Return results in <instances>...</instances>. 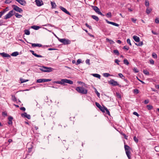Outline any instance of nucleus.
<instances>
[{
  "label": "nucleus",
  "mask_w": 159,
  "mask_h": 159,
  "mask_svg": "<svg viewBox=\"0 0 159 159\" xmlns=\"http://www.w3.org/2000/svg\"><path fill=\"white\" fill-rule=\"evenodd\" d=\"M75 90L79 93L82 94H86L88 90L83 87H78L76 88Z\"/></svg>",
  "instance_id": "1"
},
{
  "label": "nucleus",
  "mask_w": 159,
  "mask_h": 159,
  "mask_svg": "<svg viewBox=\"0 0 159 159\" xmlns=\"http://www.w3.org/2000/svg\"><path fill=\"white\" fill-rule=\"evenodd\" d=\"M39 69L42 71L44 72H49L52 71L53 69L50 67H48L43 66L40 68Z\"/></svg>",
  "instance_id": "2"
},
{
  "label": "nucleus",
  "mask_w": 159,
  "mask_h": 159,
  "mask_svg": "<svg viewBox=\"0 0 159 159\" xmlns=\"http://www.w3.org/2000/svg\"><path fill=\"white\" fill-rule=\"evenodd\" d=\"M124 148L127 157L129 159H130L131 158V156L130 155V147L127 145H125L124 146Z\"/></svg>",
  "instance_id": "3"
},
{
  "label": "nucleus",
  "mask_w": 159,
  "mask_h": 159,
  "mask_svg": "<svg viewBox=\"0 0 159 159\" xmlns=\"http://www.w3.org/2000/svg\"><path fill=\"white\" fill-rule=\"evenodd\" d=\"M15 13L13 10L10 11L9 13L4 16V19H6L9 18L11 17Z\"/></svg>",
  "instance_id": "4"
},
{
  "label": "nucleus",
  "mask_w": 159,
  "mask_h": 159,
  "mask_svg": "<svg viewBox=\"0 0 159 159\" xmlns=\"http://www.w3.org/2000/svg\"><path fill=\"white\" fill-rule=\"evenodd\" d=\"M58 40L65 45L69 44L70 43V41L69 40L66 39H59Z\"/></svg>",
  "instance_id": "5"
},
{
  "label": "nucleus",
  "mask_w": 159,
  "mask_h": 159,
  "mask_svg": "<svg viewBox=\"0 0 159 159\" xmlns=\"http://www.w3.org/2000/svg\"><path fill=\"white\" fill-rule=\"evenodd\" d=\"M12 7L13 10L19 13L22 12L23 11L22 9L16 5H13Z\"/></svg>",
  "instance_id": "6"
},
{
  "label": "nucleus",
  "mask_w": 159,
  "mask_h": 159,
  "mask_svg": "<svg viewBox=\"0 0 159 159\" xmlns=\"http://www.w3.org/2000/svg\"><path fill=\"white\" fill-rule=\"evenodd\" d=\"M51 80V79H39L37 80L36 83H44L50 81Z\"/></svg>",
  "instance_id": "7"
},
{
  "label": "nucleus",
  "mask_w": 159,
  "mask_h": 159,
  "mask_svg": "<svg viewBox=\"0 0 159 159\" xmlns=\"http://www.w3.org/2000/svg\"><path fill=\"white\" fill-rule=\"evenodd\" d=\"M108 83L113 86H119V85L116 81H115L113 79H111L110 81H109Z\"/></svg>",
  "instance_id": "8"
},
{
  "label": "nucleus",
  "mask_w": 159,
  "mask_h": 159,
  "mask_svg": "<svg viewBox=\"0 0 159 159\" xmlns=\"http://www.w3.org/2000/svg\"><path fill=\"white\" fill-rule=\"evenodd\" d=\"M95 104L96 106L100 109V110L103 112H105V107H102L100 105L98 102H96Z\"/></svg>",
  "instance_id": "9"
},
{
  "label": "nucleus",
  "mask_w": 159,
  "mask_h": 159,
  "mask_svg": "<svg viewBox=\"0 0 159 159\" xmlns=\"http://www.w3.org/2000/svg\"><path fill=\"white\" fill-rule=\"evenodd\" d=\"M36 4L38 7H40L43 4L42 0H35Z\"/></svg>",
  "instance_id": "10"
},
{
  "label": "nucleus",
  "mask_w": 159,
  "mask_h": 159,
  "mask_svg": "<svg viewBox=\"0 0 159 159\" xmlns=\"http://www.w3.org/2000/svg\"><path fill=\"white\" fill-rule=\"evenodd\" d=\"M21 116L22 117L26 118L28 119H30L31 118L30 116V115L27 114L26 112L21 114Z\"/></svg>",
  "instance_id": "11"
},
{
  "label": "nucleus",
  "mask_w": 159,
  "mask_h": 159,
  "mask_svg": "<svg viewBox=\"0 0 159 159\" xmlns=\"http://www.w3.org/2000/svg\"><path fill=\"white\" fill-rule=\"evenodd\" d=\"M21 5L25 6L26 2L25 0H15Z\"/></svg>",
  "instance_id": "12"
},
{
  "label": "nucleus",
  "mask_w": 159,
  "mask_h": 159,
  "mask_svg": "<svg viewBox=\"0 0 159 159\" xmlns=\"http://www.w3.org/2000/svg\"><path fill=\"white\" fill-rule=\"evenodd\" d=\"M60 8L62 11L65 13L66 14H67V15H70V13L65 8L61 6H60Z\"/></svg>",
  "instance_id": "13"
},
{
  "label": "nucleus",
  "mask_w": 159,
  "mask_h": 159,
  "mask_svg": "<svg viewBox=\"0 0 159 159\" xmlns=\"http://www.w3.org/2000/svg\"><path fill=\"white\" fill-rule=\"evenodd\" d=\"M0 55L3 57H10V56L7 53H5L4 52L2 53H0Z\"/></svg>",
  "instance_id": "14"
},
{
  "label": "nucleus",
  "mask_w": 159,
  "mask_h": 159,
  "mask_svg": "<svg viewBox=\"0 0 159 159\" xmlns=\"http://www.w3.org/2000/svg\"><path fill=\"white\" fill-rule=\"evenodd\" d=\"M30 52L32 53V54L35 56V57H42V56L41 55H38L34 53V51L33 50H30Z\"/></svg>",
  "instance_id": "15"
},
{
  "label": "nucleus",
  "mask_w": 159,
  "mask_h": 159,
  "mask_svg": "<svg viewBox=\"0 0 159 159\" xmlns=\"http://www.w3.org/2000/svg\"><path fill=\"white\" fill-rule=\"evenodd\" d=\"M93 9L95 11L96 13L98 14L100 11L98 7L96 6H92Z\"/></svg>",
  "instance_id": "16"
},
{
  "label": "nucleus",
  "mask_w": 159,
  "mask_h": 159,
  "mask_svg": "<svg viewBox=\"0 0 159 159\" xmlns=\"http://www.w3.org/2000/svg\"><path fill=\"white\" fill-rule=\"evenodd\" d=\"M64 84L65 83H67L70 84H73V81H72V80L66 79H64Z\"/></svg>",
  "instance_id": "17"
},
{
  "label": "nucleus",
  "mask_w": 159,
  "mask_h": 159,
  "mask_svg": "<svg viewBox=\"0 0 159 159\" xmlns=\"http://www.w3.org/2000/svg\"><path fill=\"white\" fill-rule=\"evenodd\" d=\"M133 38L134 41L136 42H139L140 41V38L137 36L135 35L134 36H133Z\"/></svg>",
  "instance_id": "18"
},
{
  "label": "nucleus",
  "mask_w": 159,
  "mask_h": 159,
  "mask_svg": "<svg viewBox=\"0 0 159 159\" xmlns=\"http://www.w3.org/2000/svg\"><path fill=\"white\" fill-rule=\"evenodd\" d=\"M30 43L31 44L32 46L33 47H40L42 46L41 44L39 43Z\"/></svg>",
  "instance_id": "19"
},
{
  "label": "nucleus",
  "mask_w": 159,
  "mask_h": 159,
  "mask_svg": "<svg viewBox=\"0 0 159 159\" xmlns=\"http://www.w3.org/2000/svg\"><path fill=\"white\" fill-rule=\"evenodd\" d=\"M13 119V118L11 116H9L8 117V123L9 125H12V120Z\"/></svg>",
  "instance_id": "20"
},
{
  "label": "nucleus",
  "mask_w": 159,
  "mask_h": 159,
  "mask_svg": "<svg viewBox=\"0 0 159 159\" xmlns=\"http://www.w3.org/2000/svg\"><path fill=\"white\" fill-rule=\"evenodd\" d=\"M64 79H62L61 80V81H57V82L56 84H63V85H65V84H64Z\"/></svg>",
  "instance_id": "21"
},
{
  "label": "nucleus",
  "mask_w": 159,
  "mask_h": 159,
  "mask_svg": "<svg viewBox=\"0 0 159 159\" xmlns=\"http://www.w3.org/2000/svg\"><path fill=\"white\" fill-rule=\"evenodd\" d=\"M152 9L151 8H149V7H147L146 9V13L147 14H148L152 11Z\"/></svg>",
  "instance_id": "22"
},
{
  "label": "nucleus",
  "mask_w": 159,
  "mask_h": 159,
  "mask_svg": "<svg viewBox=\"0 0 159 159\" xmlns=\"http://www.w3.org/2000/svg\"><path fill=\"white\" fill-rule=\"evenodd\" d=\"M31 28L35 30H37L39 29L40 28V27L39 26L34 25L32 26L31 27Z\"/></svg>",
  "instance_id": "23"
},
{
  "label": "nucleus",
  "mask_w": 159,
  "mask_h": 159,
  "mask_svg": "<svg viewBox=\"0 0 159 159\" xmlns=\"http://www.w3.org/2000/svg\"><path fill=\"white\" fill-rule=\"evenodd\" d=\"M91 17L93 19L95 20L96 21H98L99 20V18L98 16L95 15H92Z\"/></svg>",
  "instance_id": "24"
},
{
  "label": "nucleus",
  "mask_w": 159,
  "mask_h": 159,
  "mask_svg": "<svg viewBox=\"0 0 159 159\" xmlns=\"http://www.w3.org/2000/svg\"><path fill=\"white\" fill-rule=\"evenodd\" d=\"M92 75L95 77L98 78L100 79L101 78V76L100 75L98 74H92Z\"/></svg>",
  "instance_id": "25"
},
{
  "label": "nucleus",
  "mask_w": 159,
  "mask_h": 159,
  "mask_svg": "<svg viewBox=\"0 0 159 159\" xmlns=\"http://www.w3.org/2000/svg\"><path fill=\"white\" fill-rule=\"evenodd\" d=\"M19 52H14L11 54V56H12L16 57L18 55Z\"/></svg>",
  "instance_id": "26"
},
{
  "label": "nucleus",
  "mask_w": 159,
  "mask_h": 159,
  "mask_svg": "<svg viewBox=\"0 0 159 159\" xmlns=\"http://www.w3.org/2000/svg\"><path fill=\"white\" fill-rule=\"evenodd\" d=\"M146 107L148 110H150L152 109L153 108V107L151 105H147Z\"/></svg>",
  "instance_id": "27"
},
{
  "label": "nucleus",
  "mask_w": 159,
  "mask_h": 159,
  "mask_svg": "<svg viewBox=\"0 0 159 159\" xmlns=\"http://www.w3.org/2000/svg\"><path fill=\"white\" fill-rule=\"evenodd\" d=\"M15 16L17 18H20L22 17V16L19 14L18 13H14Z\"/></svg>",
  "instance_id": "28"
},
{
  "label": "nucleus",
  "mask_w": 159,
  "mask_h": 159,
  "mask_svg": "<svg viewBox=\"0 0 159 159\" xmlns=\"http://www.w3.org/2000/svg\"><path fill=\"white\" fill-rule=\"evenodd\" d=\"M106 16L108 18H111L112 16L111 13V12H108L106 14Z\"/></svg>",
  "instance_id": "29"
},
{
  "label": "nucleus",
  "mask_w": 159,
  "mask_h": 159,
  "mask_svg": "<svg viewBox=\"0 0 159 159\" xmlns=\"http://www.w3.org/2000/svg\"><path fill=\"white\" fill-rule=\"evenodd\" d=\"M20 80L21 83H23L25 82H27L29 81V80H25L21 78H20Z\"/></svg>",
  "instance_id": "30"
},
{
  "label": "nucleus",
  "mask_w": 159,
  "mask_h": 159,
  "mask_svg": "<svg viewBox=\"0 0 159 159\" xmlns=\"http://www.w3.org/2000/svg\"><path fill=\"white\" fill-rule=\"evenodd\" d=\"M145 5L147 7H149V3L148 0H146L145 1Z\"/></svg>",
  "instance_id": "31"
},
{
  "label": "nucleus",
  "mask_w": 159,
  "mask_h": 159,
  "mask_svg": "<svg viewBox=\"0 0 159 159\" xmlns=\"http://www.w3.org/2000/svg\"><path fill=\"white\" fill-rule=\"evenodd\" d=\"M106 40H107V41H108V42L111 44H113L115 43V42L111 40H110L108 38H107Z\"/></svg>",
  "instance_id": "32"
},
{
  "label": "nucleus",
  "mask_w": 159,
  "mask_h": 159,
  "mask_svg": "<svg viewBox=\"0 0 159 159\" xmlns=\"http://www.w3.org/2000/svg\"><path fill=\"white\" fill-rule=\"evenodd\" d=\"M51 3L52 8H55L56 7V5L55 2H51Z\"/></svg>",
  "instance_id": "33"
},
{
  "label": "nucleus",
  "mask_w": 159,
  "mask_h": 159,
  "mask_svg": "<svg viewBox=\"0 0 159 159\" xmlns=\"http://www.w3.org/2000/svg\"><path fill=\"white\" fill-rule=\"evenodd\" d=\"M124 64L128 65L129 63L128 61L126 59H125L124 60Z\"/></svg>",
  "instance_id": "34"
},
{
  "label": "nucleus",
  "mask_w": 159,
  "mask_h": 159,
  "mask_svg": "<svg viewBox=\"0 0 159 159\" xmlns=\"http://www.w3.org/2000/svg\"><path fill=\"white\" fill-rule=\"evenodd\" d=\"M24 32L25 34L27 35H29L30 34V32L29 30H24Z\"/></svg>",
  "instance_id": "35"
},
{
  "label": "nucleus",
  "mask_w": 159,
  "mask_h": 159,
  "mask_svg": "<svg viewBox=\"0 0 159 159\" xmlns=\"http://www.w3.org/2000/svg\"><path fill=\"white\" fill-rule=\"evenodd\" d=\"M113 52L117 56H118L119 54V52L117 50H113Z\"/></svg>",
  "instance_id": "36"
},
{
  "label": "nucleus",
  "mask_w": 159,
  "mask_h": 159,
  "mask_svg": "<svg viewBox=\"0 0 159 159\" xmlns=\"http://www.w3.org/2000/svg\"><path fill=\"white\" fill-rule=\"evenodd\" d=\"M103 76L105 77H107L108 76H111V75L108 73H104L103 74Z\"/></svg>",
  "instance_id": "37"
},
{
  "label": "nucleus",
  "mask_w": 159,
  "mask_h": 159,
  "mask_svg": "<svg viewBox=\"0 0 159 159\" xmlns=\"http://www.w3.org/2000/svg\"><path fill=\"white\" fill-rule=\"evenodd\" d=\"M94 89H95V93L97 94L98 97H99L100 95V93L98 91L97 89L95 88H94Z\"/></svg>",
  "instance_id": "38"
},
{
  "label": "nucleus",
  "mask_w": 159,
  "mask_h": 159,
  "mask_svg": "<svg viewBox=\"0 0 159 159\" xmlns=\"http://www.w3.org/2000/svg\"><path fill=\"white\" fill-rule=\"evenodd\" d=\"M12 99L14 101L16 102L17 101V99L15 96L14 95L12 96Z\"/></svg>",
  "instance_id": "39"
},
{
  "label": "nucleus",
  "mask_w": 159,
  "mask_h": 159,
  "mask_svg": "<svg viewBox=\"0 0 159 159\" xmlns=\"http://www.w3.org/2000/svg\"><path fill=\"white\" fill-rule=\"evenodd\" d=\"M77 83H78L79 84H81L82 86H85L86 84L84 83L83 82H82L80 81H78Z\"/></svg>",
  "instance_id": "40"
},
{
  "label": "nucleus",
  "mask_w": 159,
  "mask_h": 159,
  "mask_svg": "<svg viewBox=\"0 0 159 159\" xmlns=\"http://www.w3.org/2000/svg\"><path fill=\"white\" fill-rule=\"evenodd\" d=\"M82 60L80 59H78L77 61L76 64L78 65L81 63Z\"/></svg>",
  "instance_id": "41"
},
{
  "label": "nucleus",
  "mask_w": 159,
  "mask_h": 159,
  "mask_svg": "<svg viewBox=\"0 0 159 159\" xmlns=\"http://www.w3.org/2000/svg\"><path fill=\"white\" fill-rule=\"evenodd\" d=\"M105 110L106 111L107 114L109 115H110L109 111L108 110L106 107L105 108Z\"/></svg>",
  "instance_id": "42"
},
{
  "label": "nucleus",
  "mask_w": 159,
  "mask_h": 159,
  "mask_svg": "<svg viewBox=\"0 0 159 159\" xmlns=\"http://www.w3.org/2000/svg\"><path fill=\"white\" fill-rule=\"evenodd\" d=\"M134 92L135 93L137 94L139 93V91L138 89H134Z\"/></svg>",
  "instance_id": "43"
},
{
  "label": "nucleus",
  "mask_w": 159,
  "mask_h": 159,
  "mask_svg": "<svg viewBox=\"0 0 159 159\" xmlns=\"http://www.w3.org/2000/svg\"><path fill=\"white\" fill-rule=\"evenodd\" d=\"M135 44L138 46H142L143 45V43L142 42H140L138 44L135 43Z\"/></svg>",
  "instance_id": "44"
},
{
  "label": "nucleus",
  "mask_w": 159,
  "mask_h": 159,
  "mask_svg": "<svg viewBox=\"0 0 159 159\" xmlns=\"http://www.w3.org/2000/svg\"><path fill=\"white\" fill-rule=\"evenodd\" d=\"M12 0H6L5 3L7 4H9L12 2Z\"/></svg>",
  "instance_id": "45"
},
{
  "label": "nucleus",
  "mask_w": 159,
  "mask_h": 159,
  "mask_svg": "<svg viewBox=\"0 0 159 159\" xmlns=\"http://www.w3.org/2000/svg\"><path fill=\"white\" fill-rule=\"evenodd\" d=\"M143 72L144 74L148 75H149V73L148 71L147 70H144L143 71Z\"/></svg>",
  "instance_id": "46"
},
{
  "label": "nucleus",
  "mask_w": 159,
  "mask_h": 159,
  "mask_svg": "<svg viewBox=\"0 0 159 159\" xmlns=\"http://www.w3.org/2000/svg\"><path fill=\"white\" fill-rule=\"evenodd\" d=\"M152 57L154 58H156L157 57V54L155 53H153L152 55Z\"/></svg>",
  "instance_id": "47"
},
{
  "label": "nucleus",
  "mask_w": 159,
  "mask_h": 159,
  "mask_svg": "<svg viewBox=\"0 0 159 159\" xmlns=\"http://www.w3.org/2000/svg\"><path fill=\"white\" fill-rule=\"evenodd\" d=\"M115 62L118 65H119V62L120 61L117 59H116L114 60Z\"/></svg>",
  "instance_id": "48"
},
{
  "label": "nucleus",
  "mask_w": 159,
  "mask_h": 159,
  "mask_svg": "<svg viewBox=\"0 0 159 159\" xmlns=\"http://www.w3.org/2000/svg\"><path fill=\"white\" fill-rule=\"evenodd\" d=\"M134 141L136 143H137L138 142V139L136 138V136H134L133 138Z\"/></svg>",
  "instance_id": "49"
},
{
  "label": "nucleus",
  "mask_w": 159,
  "mask_h": 159,
  "mask_svg": "<svg viewBox=\"0 0 159 159\" xmlns=\"http://www.w3.org/2000/svg\"><path fill=\"white\" fill-rule=\"evenodd\" d=\"M133 70L135 73H138L139 72V70L136 68H134Z\"/></svg>",
  "instance_id": "50"
},
{
  "label": "nucleus",
  "mask_w": 159,
  "mask_h": 159,
  "mask_svg": "<svg viewBox=\"0 0 159 159\" xmlns=\"http://www.w3.org/2000/svg\"><path fill=\"white\" fill-rule=\"evenodd\" d=\"M127 43L129 44L131 46V44L130 42V41L129 39H128L127 40Z\"/></svg>",
  "instance_id": "51"
},
{
  "label": "nucleus",
  "mask_w": 159,
  "mask_h": 159,
  "mask_svg": "<svg viewBox=\"0 0 159 159\" xmlns=\"http://www.w3.org/2000/svg\"><path fill=\"white\" fill-rule=\"evenodd\" d=\"M155 22L156 23H159V18H156L155 20Z\"/></svg>",
  "instance_id": "52"
},
{
  "label": "nucleus",
  "mask_w": 159,
  "mask_h": 159,
  "mask_svg": "<svg viewBox=\"0 0 159 159\" xmlns=\"http://www.w3.org/2000/svg\"><path fill=\"white\" fill-rule=\"evenodd\" d=\"M123 48L124 49H126L127 50H128L129 49V47L127 46H125L123 47Z\"/></svg>",
  "instance_id": "53"
},
{
  "label": "nucleus",
  "mask_w": 159,
  "mask_h": 159,
  "mask_svg": "<svg viewBox=\"0 0 159 159\" xmlns=\"http://www.w3.org/2000/svg\"><path fill=\"white\" fill-rule=\"evenodd\" d=\"M155 150L157 152H159V147L157 146L155 147Z\"/></svg>",
  "instance_id": "54"
},
{
  "label": "nucleus",
  "mask_w": 159,
  "mask_h": 159,
  "mask_svg": "<svg viewBox=\"0 0 159 159\" xmlns=\"http://www.w3.org/2000/svg\"><path fill=\"white\" fill-rule=\"evenodd\" d=\"M86 63L87 64H88L89 65L90 64L89 59H87L86 61Z\"/></svg>",
  "instance_id": "55"
},
{
  "label": "nucleus",
  "mask_w": 159,
  "mask_h": 159,
  "mask_svg": "<svg viewBox=\"0 0 159 159\" xmlns=\"http://www.w3.org/2000/svg\"><path fill=\"white\" fill-rule=\"evenodd\" d=\"M43 26H51V27H54V25H52L51 24H48L46 25H43Z\"/></svg>",
  "instance_id": "56"
},
{
  "label": "nucleus",
  "mask_w": 159,
  "mask_h": 159,
  "mask_svg": "<svg viewBox=\"0 0 159 159\" xmlns=\"http://www.w3.org/2000/svg\"><path fill=\"white\" fill-rule=\"evenodd\" d=\"M119 76L121 78L123 79L122 77H124L123 75L121 73H119L118 74Z\"/></svg>",
  "instance_id": "57"
},
{
  "label": "nucleus",
  "mask_w": 159,
  "mask_h": 159,
  "mask_svg": "<svg viewBox=\"0 0 159 159\" xmlns=\"http://www.w3.org/2000/svg\"><path fill=\"white\" fill-rule=\"evenodd\" d=\"M150 61V63L151 64H152V65L154 64V61L152 59H151L150 60V61Z\"/></svg>",
  "instance_id": "58"
},
{
  "label": "nucleus",
  "mask_w": 159,
  "mask_h": 159,
  "mask_svg": "<svg viewBox=\"0 0 159 159\" xmlns=\"http://www.w3.org/2000/svg\"><path fill=\"white\" fill-rule=\"evenodd\" d=\"M133 114L138 117L139 116V115L136 112H134L133 113Z\"/></svg>",
  "instance_id": "59"
},
{
  "label": "nucleus",
  "mask_w": 159,
  "mask_h": 159,
  "mask_svg": "<svg viewBox=\"0 0 159 159\" xmlns=\"http://www.w3.org/2000/svg\"><path fill=\"white\" fill-rule=\"evenodd\" d=\"M149 102V100L148 99L145 100L144 101L145 104H147Z\"/></svg>",
  "instance_id": "60"
},
{
  "label": "nucleus",
  "mask_w": 159,
  "mask_h": 159,
  "mask_svg": "<svg viewBox=\"0 0 159 159\" xmlns=\"http://www.w3.org/2000/svg\"><path fill=\"white\" fill-rule=\"evenodd\" d=\"M85 25L87 27H88L89 29H91L92 28L91 26L89 25L88 24L86 23Z\"/></svg>",
  "instance_id": "61"
},
{
  "label": "nucleus",
  "mask_w": 159,
  "mask_h": 159,
  "mask_svg": "<svg viewBox=\"0 0 159 159\" xmlns=\"http://www.w3.org/2000/svg\"><path fill=\"white\" fill-rule=\"evenodd\" d=\"M112 25L116 26H119V24L114 22H113Z\"/></svg>",
  "instance_id": "62"
},
{
  "label": "nucleus",
  "mask_w": 159,
  "mask_h": 159,
  "mask_svg": "<svg viewBox=\"0 0 159 159\" xmlns=\"http://www.w3.org/2000/svg\"><path fill=\"white\" fill-rule=\"evenodd\" d=\"M20 109L21 110L23 111H25V108L24 107H20Z\"/></svg>",
  "instance_id": "63"
},
{
  "label": "nucleus",
  "mask_w": 159,
  "mask_h": 159,
  "mask_svg": "<svg viewBox=\"0 0 159 159\" xmlns=\"http://www.w3.org/2000/svg\"><path fill=\"white\" fill-rule=\"evenodd\" d=\"M32 147H31V148H28V152H30L31 151H32Z\"/></svg>",
  "instance_id": "64"
}]
</instances>
